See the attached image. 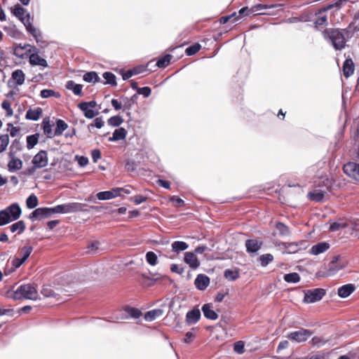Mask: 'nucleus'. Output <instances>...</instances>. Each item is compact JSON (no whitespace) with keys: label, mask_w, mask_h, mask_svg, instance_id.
I'll return each mask as SVG.
<instances>
[{"label":"nucleus","mask_w":359,"mask_h":359,"mask_svg":"<svg viewBox=\"0 0 359 359\" xmlns=\"http://www.w3.org/2000/svg\"><path fill=\"white\" fill-rule=\"evenodd\" d=\"M21 214V208L17 203H12L5 209L0 210V226L18 219Z\"/></svg>","instance_id":"1"},{"label":"nucleus","mask_w":359,"mask_h":359,"mask_svg":"<svg viewBox=\"0 0 359 359\" xmlns=\"http://www.w3.org/2000/svg\"><path fill=\"white\" fill-rule=\"evenodd\" d=\"M325 39L331 42L336 50H341L346 46V40L339 29L327 28L323 32Z\"/></svg>","instance_id":"2"},{"label":"nucleus","mask_w":359,"mask_h":359,"mask_svg":"<svg viewBox=\"0 0 359 359\" xmlns=\"http://www.w3.org/2000/svg\"><path fill=\"white\" fill-rule=\"evenodd\" d=\"M11 297L14 300L25 299L36 301L39 299L36 287L29 283L18 286L16 290L13 292Z\"/></svg>","instance_id":"3"},{"label":"nucleus","mask_w":359,"mask_h":359,"mask_svg":"<svg viewBox=\"0 0 359 359\" xmlns=\"http://www.w3.org/2000/svg\"><path fill=\"white\" fill-rule=\"evenodd\" d=\"M11 12L24 25L27 32L34 27L30 22V13L21 5L16 4L11 8Z\"/></svg>","instance_id":"4"},{"label":"nucleus","mask_w":359,"mask_h":359,"mask_svg":"<svg viewBox=\"0 0 359 359\" xmlns=\"http://www.w3.org/2000/svg\"><path fill=\"white\" fill-rule=\"evenodd\" d=\"M305 241H300L299 242H277L276 246L278 250H281V247H284V250L282 251L283 254H294L297 252L305 248Z\"/></svg>","instance_id":"5"},{"label":"nucleus","mask_w":359,"mask_h":359,"mask_svg":"<svg viewBox=\"0 0 359 359\" xmlns=\"http://www.w3.org/2000/svg\"><path fill=\"white\" fill-rule=\"evenodd\" d=\"M304 297L303 302L306 304L315 303L321 300L326 294L323 288H315L304 290Z\"/></svg>","instance_id":"6"},{"label":"nucleus","mask_w":359,"mask_h":359,"mask_svg":"<svg viewBox=\"0 0 359 359\" xmlns=\"http://www.w3.org/2000/svg\"><path fill=\"white\" fill-rule=\"evenodd\" d=\"M96 106L95 100L83 101L78 104L79 109L83 111L84 116L88 119H92L99 114V109H95Z\"/></svg>","instance_id":"7"},{"label":"nucleus","mask_w":359,"mask_h":359,"mask_svg":"<svg viewBox=\"0 0 359 359\" xmlns=\"http://www.w3.org/2000/svg\"><path fill=\"white\" fill-rule=\"evenodd\" d=\"M345 267V263L341 262L339 255L334 256L332 261L327 264V271L323 273V276L329 277L335 275L339 271Z\"/></svg>","instance_id":"8"},{"label":"nucleus","mask_w":359,"mask_h":359,"mask_svg":"<svg viewBox=\"0 0 359 359\" xmlns=\"http://www.w3.org/2000/svg\"><path fill=\"white\" fill-rule=\"evenodd\" d=\"M142 276L150 281L149 286H153L155 283H159L161 285H168L171 283V279L168 276L157 272L149 271V274L142 273Z\"/></svg>","instance_id":"9"},{"label":"nucleus","mask_w":359,"mask_h":359,"mask_svg":"<svg viewBox=\"0 0 359 359\" xmlns=\"http://www.w3.org/2000/svg\"><path fill=\"white\" fill-rule=\"evenodd\" d=\"M263 245V241L259 238L247 239L245 242L246 252L251 257L257 256Z\"/></svg>","instance_id":"10"},{"label":"nucleus","mask_w":359,"mask_h":359,"mask_svg":"<svg viewBox=\"0 0 359 359\" xmlns=\"http://www.w3.org/2000/svg\"><path fill=\"white\" fill-rule=\"evenodd\" d=\"M27 52L31 53L29 56V62L32 66H41L47 67L48 66L46 60L41 57L39 55V50L34 46L27 50Z\"/></svg>","instance_id":"11"},{"label":"nucleus","mask_w":359,"mask_h":359,"mask_svg":"<svg viewBox=\"0 0 359 359\" xmlns=\"http://www.w3.org/2000/svg\"><path fill=\"white\" fill-rule=\"evenodd\" d=\"M313 332L309 330L301 328L297 331L290 332L287 338L297 343L304 342L313 334Z\"/></svg>","instance_id":"12"},{"label":"nucleus","mask_w":359,"mask_h":359,"mask_svg":"<svg viewBox=\"0 0 359 359\" xmlns=\"http://www.w3.org/2000/svg\"><path fill=\"white\" fill-rule=\"evenodd\" d=\"M88 204L78 202H72L62 204L63 214L74 213L81 211H88Z\"/></svg>","instance_id":"13"},{"label":"nucleus","mask_w":359,"mask_h":359,"mask_svg":"<svg viewBox=\"0 0 359 359\" xmlns=\"http://www.w3.org/2000/svg\"><path fill=\"white\" fill-rule=\"evenodd\" d=\"M152 62L153 60H150L146 66L142 65H137L131 69H128L127 71L122 69L121 71V74L122 76L123 80L126 81L133 76L144 72L147 70V67Z\"/></svg>","instance_id":"14"},{"label":"nucleus","mask_w":359,"mask_h":359,"mask_svg":"<svg viewBox=\"0 0 359 359\" xmlns=\"http://www.w3.org/2000/svg\"><path fill=\"white\" fill-rule=\"evenodd\" d=\"M50 212L48 207H41L35 208L29 215L28 218L32 222L35 220L41 221L43 219L50 217Z\"/></svg>","instance_id":"15"},{"label":"nucleus","mask_w":359,"mask_h":359,"mask_svg":"<svg viewBox=\"0 0 359 359\" xmlns=\"http://www.w3.org/2000/svg\"><path fill=\"white\" fill-rule=\"evenodd\" d=\"M343 170L348 177L359 182V163L348 162L344 165Z\"/></svg>","instance_id":"16"},{"label":"nucleus","mask_w":359,"mask_h":359,"mask_svg":"<svg viewBox=\"0 0 359 359\" xmlns=\"http://www.w3.org/2000/svg\"><path fill=\"white\" fill-rule=\"evenodd\" d=\"M32 163L39 168H45L48 163V153L46 150H40L32 158Z\"/></svg>","instance_id":"17"},{"label":"nucleus","mask_w":359,"mask_h":359,"mask_svg":"<svg viewBox=\"0 0 359 359\" xmlns=\"http://www.w3.org/2000/svg\"><path fill=\"white\" fill-rule=\"evenodd\" d=\"M25 80V74L22 69H15L11 74V78L8 80V87H13L12 82L15 83V86H22Z\"/></svg>","instance_id":"18"},{"label":"nucleus","mask_w":359,"mask_h":359,"mask_svg":"<svg viewBox=\"0 0 359 359\" xmlns=\"http://www.w3.org/2000/svg\"><path fill=\"white\" fill-rule=\"evenodd\" d=\"M123 311L128 315H122L121 319L127 320L129 318L137 319L142 316V313L140 309L130 306V305H126L123 307Z\"/></svg>","instance_id":"19"},{"label":"nucleus","mask_w":359,"mask_h":359,"mask_svg":"<svg viewBox=\"0 0 359 359\" xmlns=\"http://www.w3.org/2000/svg\"><path fill=\"white\" fill-rule=\"evenodd\" d=\"M210 278L207 275L203 273H200L197 275L194 280V285L196 287L201 291L205 290L210 285Z\"/></svg>","instance_id":"20"},{"label":"nucleus","mask_w":359,"mask_h":359,"mask_svg":"<svg viewBox=\"0 0 359 359\" xmlns=\"http://www.w3.org/2000/svg\"><path fill=\"white\" fill-rule=\"evenodd\" d=\"M184 261L193 269H196L200 266V262L193 252H186Z\"/></svg>","instance_id":"21"},{"label":"nucleus","mask_w":359,"mask_h":359,"mask_svg":"<svg viewBox=\"0 0 359 359\" xmlns=\"http://www.w3.org/2000/svg\"><path fill=\"white\" fill-rule=\"evenodd\" d=\"M201 311L198 308H194L186 314V323L188 325L196 324L201 318Z\"/></svg>","instance_id":"22"},{"label":"nucleus","mask_w":359,"mask_h":359,"mask_svg":"<svg viewBox=\"0 0 359 359\" xmlns=\"http://www.w3.org/2000/svg\"><path fill=\"white\" fill-rule=\"evenodd\" d=\"M356 287L354 284L348 283L339 287L337 290V294L341 298H346L350 296Z\"/></svg>","instance_id":"23"},{"label":"nucleus","mask_w":359,"mask_h":359,"mask_svg":"<svg viewBox=\"0 0 359 359\" xmlns=\"http://www.w3.org/2000/svg\"><path fill=\"white\" fill-rule=\"evenodd\" d=\"M128 132L126 130V128L123 127H119L117 129H116L111 137H109L108 139L109 142H117L120 140H123L126 139L127 136Z\"/></svg>","instance_id":"24"},{"label":"nucleus","mask_w":359,"mask_h":359,"mask_svg":"<svg viewBox=\"0 0 359 359\" xmlns=\"http://www.w3.org/2000/svg\"><path fill=\"white\" fill-rule=\"evenodd\" d=\"M10 161L8 163V168L10 172L19 170L22 167V161L21 159L16 158L15 155L8 156Z\"/></svg>","instance_id":"25"},{"label":"nucleus","mask_w":359,"mask_h":359,"mask_svg":"<svg viewBox=\"0 0 359 359\" xmlns=\"http://www.w3.org/2000/svg\"><path fill=\"white\" fill-rule=\"evenodd\" d=\"M343 74L346 78L351 76L354 72V63L351 58L345 60L342 67Z\"/></svg>","instance_id":"26"},{"label":"nucleus","mask_w":359,"mask_h":359,"mask_svg":"<svg viewBox=\"0 0 359 359\" xmlns=\"http://www.w3.org/2000/svg\"><path fill=\"white\" fill-rule=\"evenodd\" d=\"M43 110L41 107H36L34 109L29 108L25 114V118L31 121H38L42 116Z\"/></svg>","instance_id":"27"},{"label":"nucleus","mask_w":359,"mask_h":359,"mask_svg":"<svg viewBox=\"0 0 359 359\" xmlns=\"http://www.w3.org/2000/svg\"><path fill=\"white\" fill-rule=\"evenodd\" d=\"M52 127L53 124L50 123V118L48 116L45 117L41 123V128L44 134L46 135L48 138H53L55 136Z\"/></svg>","instance_id":"28"},{"label":"nucleus","mask_w":359,"mask_h":359,"mask_svg":"<svg viewBox=\"0 0 359 359\" xmlns=\"http://www.w3.org/2000/svg\"><path fill=\"white\" fill-rule=\"evenodd\" d=\"M201 311L205 318L209 320H215L218 318V314L211 309L209 304H205L202 306Z\"/></svg>","instance_id":"29"},{"label":"nucleus","mask_w":359,"mask_h":359,"mask_svg":"<svg viewBox=\"0 0 359 359\" xmlns=\"http://www.w3.org/2000/svg\"><path fill=\"white\" fill-rule=\"evenodd\" d=\"M330 248V244L327 242H320L312 246L311 253L314 255H320Z\"/></svg>","instance_id":"30"},{"label":"nucleus","mask_w":359,"mask_h":359,"mask_svg":"<svg viewBox=\"0 0 359 359\" xmlns=\"http://www.w3.org/2000/svg\"><path fill=\"white\" fill-rule=\"evenodd\" d=\"M326 194L325 190L316 189L313 191H310L308 194V198L309 200L315 202H320L323 201L325 194Z\"/></svg>","instance_id":"31"},{"label":"nucleus","mask_w":359,"mask_h":359,"mask_svg":"<svg viewBox=\"0 0 359 359\" xmlns=\"http://www.w3.org/2000/svg\"><path fill=\"white\" fill-rule=\"evenodd\" d=\"M65 87L68 90H71L74 95L81 96L83 86L81 84L76 83L74 81H68L65 85Z\"/></svg>","instance_id":"32"},{"label":"nucleus","mask_w":359,"mask_h":359,"mask_svg":"<svg viewBox=\"0 0 359 359\" xmlns=\"http://www.w3.org/2000/svg\"><path fill=\"white\" fill-rule=\"evenodd\" d=\"M68 128L67 123L62 119L56 118L54 135L60 136Z\"/></svg>","instance_id":"33"},{"label":"nucleus","mask_w":359,"mask_h":359,"mask_svg":"<svg viewBox=\"0 0 359 359\" xmlns=\"http://www.w3.org/2000/svg\"><path fill=\"white\" fill-rule=\"evenodd\" d=\"M102 76L105 80V81L102 82L103 84H104V85L108 84L113 87L117 86L116 76L112 72H105L103 73Z\"/></svg>","instance_id":"34"},{"label":"nucleus","mask_w":359,"mask_h":359,"mask_svg":"<svg viewBox=\"0 0 359 359\" xmlns=\"http://www.w3.org/2000/svg\"><path fill=\"white\" fill-rule=\"evenodd\" d=\"M83 79L88 83H99L101 82V79L98 76L97 73L94 71L88 72L84 74Z\"/></svg>","instance_id":"35"},{"label":"nucleus","mask_w":359,"mask_h":359,"mask_svg":"<svg viewBox=\"0 0 359 359\" xmlns=\"http://www.w3.org/2000/svg\"><path fill=\"white\" fill-rule=\"evenodd\" d=\"M163 311L161 309H153L149 311L144 314V319L146 321L151 322L154 320L157 317L162 316Z\"/></svg>","instance_id":"36"},{"label":"nucleus","mask_w":359,"mask_h":359,"mask_svg":"<svg viewBox=\"0 0 359 359\" xmlns=\"http://www.w3.org/2000/svg\"><path fill=\"white\" fill-rule=\"evenodd\" d=\"M121 100L123 102V110L126 111V114L128 116L130 117L131 112L130 111L134 106H135L132 102L129 100L128 97L121 96Z\"/></svg>","instance_id":"37"},{"label":"nucleus","mask_w":359,"mask_h":359,"mask_svg":"<svg viewBox=\"0 0 359 359\" xmlns=\"http://www.w3.org/2000/svg\"><path fill=\"white\" fill-rule=\"evenodd\" d=\"M273 259L274 257L272 254L266 253L260 255L257 258V262L260 264L261 266L266 267L273 261Z\"/></svg>","instance_id":"38"},{"label":"nucleus","mask_w":359,"mask_h":359,"mask_svg":"<svg viewBox=\"0 0 359 359\" xmlns=\"http://www.w3.org/2000/svg\"><path fill=\"white\" fill-rule=\"evenodd\" d=\"M240 270L236 269L235 270L226 269L224 272V277L229 281H234L240 277Z\"/></svg>","instance_id":"39"},{"label":"nucleus","mask_w":359,"mask_h":359,"mask_svg":"<svg viewBox=\"0 0 359 359\" xmlns=\"http://www.w3.org/2000/svg\"><path fill=\"white\" fill-rule=\"evenodd\" d=\"M172 56L170 54H165L157 59L156 66L158 68H165L168 67Z\"/></svg>","instance_id":"40"},{"label":"nucleus","mask_w":359,"mask_h":359,"mask_svg":"<svg viewBox=\"0 0 359 359\" xmlns=\"http://www.w3.org/2000/svg\"><path fill=\"white\" fill-rule=\"evenodd\" d=\"M189 248V245L184 241H176L172 243V250L179 253L186 250Z\"/></svg>","instance_id":"41"},{"label":"nucleus","mask_w":359,"mask_h":359,"mask_svg":"<svg viewBox=\"0 0 359 359\" xmlns=\"http://www.w3.org/2000/svg\"><path fill=\"white\" fill-rule=\"evenodd\" d=\"M276 228L278 231L279 234L282 236H289L291 234L290 228L281 222L276 224Z\"/></svg>","instance_id":"42"},{"label":"nucleus","mask_w":359,"mask_h":359,"mask_svg":"<svg viewBox=\"0 0 359 359\" xmlns=\"http://www.w3.org/2000/svg\"><path fill=\"white\" fill-rule=\"evenodd\" d=\"M300 279V276L296 272L286 273L283 276V280L288 283H297Z\"/></svg>","instance_id":"43"},{"label":"nucleus","mask_w":359,"mask_h":359,"mask_svg":"<svg viewBox=\"0 0 359 359\" xmlns=\"http://www.w3.org/2000/svg\"><path fill=\"white\" fill-rule=\"evenodd\" d=\"M22 144L19 140L15 139L9 148L8 156L16 155L18 151L22 150Z\"/></svg>","instance_id":"44"},{"label":"nucleus","mask_w":359,"mask_h":359,"mask_svg":"<svg viewBox=\"0 0 359 359\" xmlns=\"http://www.w3.org/2000/svg\"><path fill=\"white\" fill-rule=\"evenodd\" d=\"M25 224L23 220L18 221L9 226L11 232L18 231V233H22L25 229Z\"/></svg>","instance_id":"45"},{"label":"nucleus","mask_w":359,"mask_h":359,"mask_svg":"<svg viewBox=\"0 0 359 359\" xmlns=\"http://www.w3.org/2000/svg\"><path fill=\"white\" fill-rule=\"evenodd\" d=\"M39 133H36L34 135H30L27 136V137H26L27 148L28 149H32V148H34L35 147V145H36L37 143L39 142Z\"/></svg>","instance_id":"46"},{"label":"nucleus","mask_w":359,"mask_h":359,"mask_svg":"<svg viewBox=\"0 0 359 359\" xmlns=\"http://www.w3.org/2000/svg\"><path fill=\"white\" fill-rule=\"evenodd\" d=\"M40 96L42 98H48L50 97L60 98L61 97V95L59 92H56L52 89H43L40 92Z\"/></svg>","instance_id":"47"},{"label":"nucleus","mask_w":359,"mask_h":359,"mask_svg":"<svg viewBox=\"0 0 359 359\" xmlns=\"http://www.w3.org/2000/svg\"><path fill=\"white\" fill-rule=\"evenodd\" d=\"M39 204L37 196L34 194L29 195L26 199V205L28 209H34Z\"/></svg>","instance_id":"48"},{"label":"nucleus","mask_w":359,"mask_h":359,"mask_svg":"<svg viewBox=\"0 0 359 359\" xmlns=\"http://www.w3.org/2000/svg\"><path fill=\"white\" fill-rule=\"evenodd\" d=\"M123 123V118L120 115L111 116L107 120V123L112 127H119Z\"/></svg>","instance_id":"49"},{"label":"nucleus","mask_w":359,"mask_h":359,"mask_svg":"<svg viewBox=\"0 0 359 359\" xmlns=\"http://www.w3.org/2000/svg\"><path fill=\"white\" fill-rule=\"evenodd\" d=\"M33 251V248L31 245H25L21 249L20 252V259L22 260V262H25V261L29 258L31 253Z\"/></svg>","instance_id":"50"},{"label":"nucleus","mask_w":359,"mask_h":359,"mask_svg":"<svg viewBox=\"0 0 359 359\" xmlns=\"http://www.w3.org/2000/svg\"><path fill=\"white\" fill-rule=\"evenodd\" d=\"M145 259L147 262L151 266H156L158 263V257L153 251H149L146 253Z\"/></svg>","instance_id":"51"},{"label":"nucleus","mask_w":359,"mask_h":359,"mask_svg":"<svg viewBox=\"0 0 359 359\" xmlns=\"http://www.w3.org/2000/svg\"><path fill=\"white\" fill-rule=\"evenodd\" d=\"M201 44L198 43H195L186 48L185 53L188 56H191L198 53L201 50Z\"/></svg>","instance_id":"52"},{"label":"nucleus","mask_w":359,"mask_h":359,"mask_svg":"<svg viewBox=\"0 0 359 359\" xmlns=\"http://www.w3.org/2000/svg\"><path fill=\"white\" fill-rule=\"evenodd\" d=\"M283 6L282 4L268 5V4H256V5L253 6L251 8V10H252V13H253L255 11H261L262 9L273 8H276V7H279V6Z\"/></svg>","instance_id":"53"},{"label":"nucleus","mask_w":359,"mask_h":359,"mask_svg":"<svg viewBox=\"0 0 359 359\" xmlns=\"http://www.w3.org/2000/svg\"><path fill=\"white\" fill-rule=\"evenodd\" d=\"M4 29L10 36L13 38H17L21 34L20 32L17 29L16 26L14 25L11 27H4Z\"/></svg>","instance_id":"54"},{"label":"nucleus","mask_w":359,"mask_h":359,"mask_svg":"<svg viewBox=\"0 0 359 359\" xmlns=\"http://www.w3.org/2000/svg\"><path fill=\"white\" fill-rule=\"evenodd\" d=\"M252 13L251 8H248V7H243L238 11V15L234 19V22H238L241 18L245 16H248Z\"/></svg>","instance_id":"55"},{"label":"nucleus","mask_w":359,"mask_h":359,"mask_svg":"<svg viewBox=\"0 0 359 359\" xmlns=\"http://www.w3.org/2000/svg\"><path fill=\"white\" fill-rule=\"evenodd\" d=\"M315 28L318 29V26H327V17L326 15L318 16L314 21Z\"/></svg>","instance_id":"56"},{"label":"nucleus","mask_w":359,"mask_h":359,"mask_svg":"<svg viewBox=\"0 0 359 359\" xmlns=\"http://www.w3.org/2000/svg\"><path fill=\"white\" fill-rule=\"evenodd\" d=\"M27 53H28L27 50L25 52L24 50H21V44L16 46L13 48V54L17 57L20 58V59H24V58L27 57Z\"/></svg>","instance_id":"57"},{"label":"nucleus","mask_w":359,"mask_h":359,"mask_svg":"<svg viewBox=\"0 0 359 359\" xmlns=\"http://www.w3.org/2000/svg\"><path fill=\"white\" fill-rule=\"evenodd\" d=\"M104 121L102 120V117H97L95 118L93 123H90L88 126V130H90L92 128H101L103 127L104 126Z\"/></svg>","instance_id":"58"},{"label":"nucleus","mask_w":359,"mask_h":359,"mask_svg":"<svg viewBox=\"0 0 359 359\" xmlns=\"http://www.w3.org/2000/svg\"><path fill=\"white\" fill-rule=\"evenodd\" d=\"M327 341V339H325L321 337H313L311 339L312 344L317 346L318 348L324 346Z\"/></svg>","instance_id":"59"},{"label":"nucleus","mask_w":359,"mask_h":359,"mask_svg":"<svg viewBox=\"0 0 359 359\" xmlns=\"http://www.w3.org/2000/svg\"><path fill=\"white\" fill-rule=\"evenodd\" d=\"M97 198L100 201H106L112 199L111 193L109 190L100 191L96 195Z\"/></svg>","instance_id":"60"},{"label":"nucleus","mask_w":359,"mask_h":359,"mask_svg":"<svg viewBox=\"0 0 359 359\" xmlns=\"http://www.w3.org/2000/svg\"><path fill=\"white\" fill-rule=\"evenodd\" d=\"M318 186L325 188L324 190L326 191H329L332 189V180L328 177H325L319 182Z\"/></svg>","instance_id":"61"},{"label":"nucleus","mask_w":359,"mask_h":359,"mask_svg":"<svg viewBox=\"0 0 359 359\" xmlns=\"http://www.w3.org/2000/svg\"><path fill=\"white\" fill-rule=\"evenodd\" d=\"M233 350L236 353L241 354L245 351V344L243 341H238L233 344Z\"/></svg>","instance_id":"62"},{"label":"nucleus","mask_w":359,"mask_h":359,"mask_svg":"<svg viewBox=\"0 0 359 359\" xmlns=\"http://www.w3.org/2000/svg\"><path fill=\"white\" fill-rule=\"evenodd\" d=\"M1 107L6 110L7 116H11L13 114V110L11 108V105L9 101L6 100H4L1 102Z\"/></svg>","instance_id":"63"},{"label":"nucleus","mask_w":359,"mask_h":359,"mask_svg":"<svg viewBox=\"0 0 359 359\" xmlns=\"http://www.w3.org/2000/svg\"><path fill=\"white\" fill-rule=\"evenodd\" d=\"M352 25L351 24L349 25V26L346 28L341 29V34L344 36V39L346 41V39H349L353 37V30L351 29Z\"/></svg>","instance_id":"64"}]
</instances>
